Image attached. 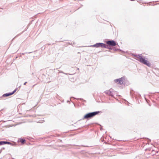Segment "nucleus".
Listing matches in <instances>:
<instances>
[{
    "instance_id": "1",
    "label": "nucleus",
    "mask_w": 159,
    "mask_h": 159,
    "mask_svg": "<svg viewBox=\"0 0 159 159\" xmlns=\"http://www.w3.org/2000/svg\"><path fill=\"white\" fill-rule=\"evenodd\" d=\"M134 56L136 57V60L139 61L141 63L149 67H151V64L150 62L148 61L147 58L142 56L141 54H132Z\"/></svg>"
},
{
    "instance_id": "2",
    "label": "nucleus",
    "mask_w": 159,
    "mask_h": 159,
    "mask_svg": "<svg viewBox=\"0 0 159 159\" xmlns=\"http://www.w3.org/2000/svg\"><path fill=\"white\" fill-rule=\"evenodd\" d=\"M100 113H102V112L100 111H97L88 113L84 115V117L82 118V119L84 120V119H86L89 120L92 118L94 116L98 115Z\"/></svg>"
},
{
    "instance_id": "3",
    "label": "nucleus",
    "mask_w": 159,
    "mask_h": 159,
    "mask_svg": "<svg viewBox=\"0 0 159 159\" xmlns=\"http://www.w3.org/2000/svg\"><path fill=\"white\" fill-rule=\"evenodd\" d=\"M106 44L102 43H97L96 44L93 45L89 46L90 47H95L96 48H105Z\"/></svg>"
},
{
    "instance_id": "4",
    "label": "nucleus",
    "mask_w": 159,
    "mask_h": 159,
    "mask_svg": "<svg viewBox=\"0 0 159 159\" xmlns=\"http://www.w3.org/2000/svg\"><path fill=\"white\" fill-rule=\"evenodd\" d=\"M106 43L107 44V45L111 46H115L117 44L116 41L112 39L107 40Z\"/></svg>"
},
{
    "instance_id": "5",
    "label": "nucleus",
    "mask_w": 159,
    "mask_h": 159,
    "mask_svg": "<svg viewBox=\"0 0 159 159\" xmlns=\"http://www.w3.org/2000/svg\"><path fill=\"white\" fill-rule=\"evenodd\" d=\"M124 80L125 77L123 76L120 78L115 80L114 81L118 84L122 85L123 84V81Z\"/></svg>"
},
{
    "instance_id": "6",
    "label": "nucleus",
    "mask_w": 159,
    "mask_h": 159,
    "mask_svg": "<svg viewBox=\"0 0 159 159\" xmlns=\"http://www.w3.org/2000/svg\"><path fill=\"white\" fill-rule=\"evenodd\" d=\"M105 48L108 49L109 50H113L114 51H121V50L119 48H116V47L112 48L111 47H109L108 45H105Z\"/></svg>"
},
{
    "instance_id": "7",
    "label": "nucleus",
    "mask_w": 159,
    "mask_h": 159,
    "mask_svg": "<svg viewBox=\"0 0 159 159\" xmlns=\"http://www.w3.org/2000/svg\"><path fill=\"white\" fill-rule=\"evenodd\" d=\"M111 90L112 89H111L109 90H106V91H105L104 93H105L106 94L113 97L114 95L113 94V93L111 91Z\"/></svg>"
},
{
    "instance_id": "8",
    "label": "nucleus",
    "mask_w": 159,
    "mask_h": 159,
    "mask_svg": "<svg viewBox=\"0 0 159 159\" xmlns=\"http://www.w3.org/2000/svg\"><path fill=\"white\" fill-rule=\"evenodd\" d=\"M5 144H9L12 146H16V143L14 142L11 143L7 141H5Z\"/></svg>"
},
{
    "instance_id": "9",
    "label": "nucleus",
    "mask_w": 159,
    "mask_h": 159,
    "mask_svg": "<svg viewBox=\"0 0 159 159\" xmlns=\"http://www.w3.org/2000/svg\"><path fill=\"white\" fill-rule=\"evenodd\" d=\"M11 95V93L10 92L7 93H6L2 95V97H9Z\"/></svg>"
},
{
    "instance_id": "10",
    "label": "nucleus",
    "mask_w": 159,
    "mask_h": 159,
    "mask_svg": "<svg viewBox=\"0 0 159 159\" xmlns=\"http://www.w3.org/2000/svg\"><path fill=\"white\" fill-rule=\"evenodd\" d=\"M19 140L22 144H24L26 141L25 139L22 138L20 139Z\"/></svg>"
},
{
    "instance_id": "11",
    "label": "nucleus",
    "mask_w": 159,
    "mask_h": 159,
    "mask_svg": "<svg viewBox=\"0 0 159 159\" xmlns=\"http://www.w3.org/2000/svg\"><path fill=\"white\" fill-rule=\"evenodd\" d=\"M5 144V141H0V146Z\"/></svg>"
},
{
    "instance_id": "12",
    "label": "nucleus",
    "mask_w": 159,
    "mask_h": 159,
    "mask_svg": "<svg viewBox=\"0 0 159 159\" xmlns=\"http://www.w3.org/2000/svg\"><path fill=\"white\" fill-rule=\"evenodd\" d=\"M130 95L132 97L134 98L135 97V94H132L131 91L130 92Z\"/></svg>"
},
{
    "instance_id": "13",
    "label": "nucleus",
    "mask_w": 159,
    "mask_h": 159,
    "mask_svg": "<svg viewBox=\"0 0 159 159\" xmlns=\"http://www.w3.org/2000/svg\"><path fill=\"white\" fill-rule=\"evenodd\" d=\"M76 99L77 100H81V101H82L83 102H86V101L85 100H84L82 98H77Z\"/></svg>"
},
{
    "instance_id": "14",
    "label": "nucleus",
    "mask_w": 159,
    "mask_h": 159,
    "mask_svg": "<svg viewBox=\"0 0 159 159\" xmlns=\"http://www.w3.org/2000/svg\"><path fill=\"white\" fill-rule=\"evenodd\" d=\"M59 73H62L64 74H66V75H68V74L70 75V74H69L65 73H64L62 71H59Z\"/></svg>"
},
{
    "instance_id": "15",
    "label": "nucleus",
    "mask_w": 159,
    "mask_h": 159,
    "mask_svg": "<svg viewBox=\"0 0 159 159\" xmlns=\"http://www.w3.org/2000/svg\"><path fill=\"white\" fill-rule=\"evenodd\" d=\"M115 46H116V47H115L116 48H118L120 47V46L118 43Z\"/></svg>"
},
{
    "instance_id": "16",
    "label": "nucleus",
    "mask_w": 159,
    "mask_h": 159,
    "mask_svg": "<svg viewBox=\"0 0 159 159\" xmlns=\"http://www.w3.org/2000/svg\"><path fill=\"white\" fill-rule=\"evenodd\" d=\"M15 92H16V91L14 90L12 92H11L10 93H11V95H12L13 94H14L15 93Z\"/></svg>"
},
{
    "instance_id": "17",
    "label": "nucleus",
    "mask_w": 159,
    "mask_h": 159,
    "mask_svg": "<svg viewBox=\"0 0 159 159\" xmlns=\"http://www.w3.org/2000/svg\"><path fill=\"white\" fill-rule=\"evenodd\" d=\"M33 52H25V54H29V53H32Z\"/></svg>"
},
{
    "instance_id": "18",
    "label": "nucleus",
    "mask_w": 159,
    "mask_h": 159,
    "mask_svg": "<svg viewBox=\"0 0 159 159\" xmlns=\"http://www.w3.org/2000/svg\"><path fill=\"white\" fill-rule=\"evenodd\" d=\"M146 138L148 139V142H151V140L150 139H149L148 138Z\"/></svg>"
},
{
    "instance_id": "19",
    "label": "nucleus",
    "mask_w": 159,
    "mask_h": 159,
    "mask_svg": "<svg viewBox=\"0 0 159 159\" xmlns=\"http://www.w3.org/2000/svg\"><path fill=\"white\" fill-rule=\"evenodd\" d=\"M99 125L100 126V129L101 130H102V126L101 125Z\"/></svg>"
},
{
    "instance_id": "20",
    "label": "nucleus",
    "mask_w": 159,
    "mask_h": 159,
    "mask_svg": "<svg viewBox=\"0 0 159 159\" xmlns=\"http://www.w3.org/2000/svg\"><path fill=\"white\" fill-rule=\"evenodd\" d=\"M25 53H20V54H21V55H25Z\"/></svg>"
},
{
    "instance_id": "21",
    "label": "nucleus",
    "mask_w": 159,
    "mask_h": 159,
    "mask_svg": "<svg viewBox=\"0 0 159 159\" xmlns=\"http://www.w3.org/2000/svg\"><path fill=\"white\" fill-rule=\"evenodd\" d=\"M41 48V50H44L45 49V48H43V47H42Z\"/></svg>"
},
{
    "instance_id": "22",
    "label": "nucleus",
    "mask_w": 159,
    "mask_h": 159,
    "mask_svg": "<svg viewBox=\"0 0 159 159\" xmlns=\"http://www.w3.org/2000/svg\"><path fill=\"white\" fill-rule=\"evenodd\" d=\"M27 83V82H25L24 83V85H25Z\"/></svg>"
},
{
    "instance_id": "23",
    "label": "nucleus",
    "mask_w": 159,
    "mask_h": 159,
    "mask_svg": "<svg viewBox=\"0 0 159 159\" xmlns=\"http://www.w3.org/2000/svg\"><path fill=\"white\" fill-rule=\"evenodd\" d=\"M5 149V148L4 147H2V148H1V149H2V150H4V149Z\"/></svg>"
},
{
    "instance_id": "24",
    "label": "nucleus",
    "mask_w": 159,
    "mask_h": 159,
    "mask_svg": "<svg viewBox=\"0 0 159 159\" xmlns=\"http://www.w3.org/2000/svg\"><path fill=\"white\" fill-rule=\"evenodd\" d=\"M67 103H70V101H69V100H67Z\"/></svg>"
},
{
    "instance_id": "25",
    "label": "nucleus",
    "mask_w": 159,
    "mask_h": 159,
    "mask_svg": "<svg viewBox=\"0 0 159 159\" xmlns=\"http://www.w3.org/2000/svg\"><path fill=\"white\" fill-rule=\"evenodd\" d=\"M2 150L1 149L0 150V153H1V152H2Z\"/></svg>"
},
{
    "instance_id": "26",
    "label": "nucleus",
    "mask_w": 159,
    "mask_h": 159,
    "mask_svg": "<svg viewBox=\"0 0 159 159\" xmlns=\"http://www.w3.org/2000/svg\"><path fill=\"white\" fill-rule=\"evenodd\" d=\"M17 88H16V89H15L14 90L16 92V90H17Z\"/></svg>"
},
{
    "instance_id": "27",
    "label": "nucleus",
    "mask_w": 159,
    "mask_h": 159,
    "mask_svg": "<svg viewBox=\"0 0 159 159\" xmlns=\"http://www.w3.org/2000/svg\"><path fill=\"white\" fill-rule=\"evenodd\" d=\"M36 85V84H34V85H33L32 86V88L34 87V86H35V85Z\"/></svg>"
},
{
    "instance_id": "28",
    "label": "nucleus",
    "mask_w": 159,
    "mask_h": 159,
    "mask_svg": "<svg viewBox=\"0 0 159 159\" xmlns=\"http://www.w3.org/2000/svg\"><path fill=\"white\" fill-rule=\"evenodd\" d=\"M138 95H139V97H141V95L140 94H139Z\"/></svg>"
},
{
    "instance_id": "29",
    "label": "nucleus",
    "mask_w": 159,
    "mask_h": 159,
    "mask_svg": "<svg viewBox=\"0 0 159 159\" xmlns=\"http://www.w3.org/2000/svg\"><path fill=\"white\" fill-rule=\"evenodd\" d=\"M21 57V55H20L19 56V57Z\"/></svg>"
},
{
    "instance_id": "30",
    "label": "nucleus",
    "mask_w": 159,
    "mask_h": 159,
    "mask_svg": "<svg viewBox=\"0 0 159 159\" xmlns=\"http://www.w3.org/2000/svg\"><path fill=\"white\" fill-rule=\"evenodd\" d=\"M73 104H74V106H75V103H74V102H73Z\"/></svg>"
},
{
    "instance_id": "31",
    "label": "nucleus",
    "mask_w": 159,
    "mask_h": 159,
    "mask_svg": "<svg viewBox=\"0 0 159 159\" xmlns=\"http://www.w3.org/2000/svg\"><path fill=\"white\" fill-rule=\"evenodd\" d=\"M72 98H74V99H76V98H74V97H72Z\"/></svg>"
},
{
    "instance_id": "32",
    "label": "nucleus",
    "mask_w": 159,
    "mask_h": 159,
    "mask_svg": "<svg viewBox=\"0 0 159 159\" xmlns=\"http://www.w3.org/2000/svg\"><path fill=\"white\" fill-rule=\"evenodd\" d=\"M34 75V72H33L32 73V75Z\"/></svg>"
},
{
    "instance_id": "33",
    "label": "nucleus",
    "mask_w": 159,
    "mask_h": 159,
    "mask_svg": "<svg viewBox=\"0 0 159 159\" xmlns=\"http://www.w3.org/2000/svg\"><path fill=\"white\" fill-rule=\"evenodd\" d=\"M82 6H83V5H81V7H82Z\"/></svg>"
},
{
    "instance_id": "34",
    "label": "nucleus",
    "mask_w": 159,
    "mask_h": 159,
    "mask_svg": "<svg viewBox=\"0 0 159 159\" xmlns=\"http://www.w3.org/2000/svg\"><path fill=\"white\" fill-rule=\"evenodd\" d=\"M83 104V105H84V103H83V104Z\"/></svg>"
},
{
    "instance_id": "35",
    "label": "nucleus",
    "mask_w": 159,
    "mask_h": 159,
    "mask_svg": "<svg viewBox=\"0 0 159 159\" xmlns=\"http://www.w3.org/2000/svg\"><path fill=\"white\" fill-rule=\"evenodd\" d=\"M11 159H14V158H11Z\"/></svg>"
},
{
    "instance_id": "36",
    "label": "nucleus",
    "mask_w": 159,
    "mask_h": 159,
    "mask_svg": "<svg viewBox=\"0 0 159 159\" xmlns=\"http://www.w3.org/2000/svg\"><path fill=\"white\" fill-rule=\"evenodd\" d=\"M17 57H16V58H17Z\"/></svg>"
},
{
    "instance_id": "37",
    "label": "nucleus",
    "mask_w": 159,
    "mask_h": 159,
    "mask_svg": "<svg viewBox=\"0 0 159 159\" xmlns=\"http://www.w3.org/2000/svg\"><path fill=\"white\" fill-rule=\"evenodd\" d=\"M136 97H137V96H136V97H135V98H136Z\"/></svg>"
},
{
    "instance_id": "38",
    "label": "nucleus",
    "mask_w": 159,
    "mask_h": 159,
    "mask_svg": "<svg viewBox=\"0 0 159 159\" xmlns=\"http://www.w3.org/2000/svg\"><path fill=\"white\" fill-rule=\"evenodd\" d=\"M136 97H137V96H136V97H135V98H136Z\"/></svg>"
},
{
    "instance_id": "39",
    "label": "nucleus",
    "mask_w": 159,
    "mask_h": 159,
    "mask_svg": "<svg viewBox=\"0 0 159 159\" xmlns=\"http://www.w3.org/2000/svg\"><path fill=\"white\" fill-rule=\"evenodd\" d=\"M48 45H50V44H48Z\"/></svg>"
}]
</instances>
